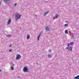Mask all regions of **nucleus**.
Returning a JSON list of instances; mask_svg holds the SVG:
<instances>
[{
  "label": "nucleus",
  "instance_id": "f257e3e1",
  "mask_svg": "<svg viewBox=\"0 0 79 79\" xmlns=\"http://www.w3.org/2000/svg\"><path fill=\"white\" fill-rule=\"evenodd\" d=\"M15 19L16 20H18V19H20L21 18V15L19 14L18 13H15Z\"/></svg>",
  "mask_w": 79,
  "mask_h": 79
},
{
  "label": "nucleus",
  "instance_id": "f03ea898",
  "mask_svg": "<svg viewBox=\"0 0 79 79\" xmlns=\"http://www.w3.org/2000/svg\"><path fill=\"white\" fill-rule=\"evenodd\" d=\"M21 58V56L20 54H18L16 55V59L17 60H18Z\"/></svg>",
  "mask_w": 79,
  "mask_h": 79
},
{
  "label": "nucleus",
  "instance_id": "7ed1b4c3",
  "mask_svg": "<svg viewBox=\"0 0 79 79\" xmlns=\"http://www.w3.org/2000/svg\"><path fill=\"white\" fill-rule=\"evenodd\" d=\"M73 46H70L69 47V48L67 47L66 48V49H67V50H69V51L72 52L73 50Z\"/></svg>",
  "mask_w": 79,
  "mask_h": 79
},
{
  "label": "nucleus",
  "instance_id": "20e7f679",
  "mask_svg": "<svg viewBox=\"0 0 79 79\" xmlns=\"http://www.w3.org/2000/svg\"><path fill=\"white\" fill-rule=\"evenodd\" d=\"M23 71L24 72H27L28 70H27V67H24L23 69Z\"/></svg>",
  "mask_w": 79,
  "mask_h": 79
},
{
  "label": "nucleus",
  "instance_id": "39448f33",
  "mask_svg": "<svg viewBox=\"0 0 79 79\" xmlns=\"http://www.w3.org/2000/svg\"><path fill=\"white\" fill-rule=\"evenodd\" d=\"M50 29V28L49 27V26H47L46 27L45 29V30L46 31H49V29Z\"/></svg>",
  "mask_w": 79,
  "mask_h": 79
},
{
  "label": "nucleus",
  "instance_id": "423d86ee",
  "mask_svg": "<svg viewBox=\"0 0 79 79\" xmlns=\"http://www.w3.org/2000/svg\"><path fill=\"white\" fill-rule=\"evenodd\" d=\"M11 23V19H9L7 22V24L9 25Z\"/></svg>",
  "mask_w": 79,
  "mask_h": 79
},
{
  "label": "nucleus",
  "instance_id": "0eeeda50",
  "mask_svg": "<svg viewBox=\"0 0 79 79\" xmlns=\"http://www.w3.org/2000/svg\"><path fill=\"white\" fill-rule=\"evenodd\" d=\"M29 38H30V35H29V34H28L27 36V39H29Z\"/></svg>",
  "mask_w": 79,
  "mask_h": 79
},
{
  "label": "nucleus",
  "instance_id": "6e6552de",
  "mask_svg": "<svg viewBox=\"0 0 79 79\" xmlns=\"http://www.w3.org/2000/svg\"><path fill=\"white\" fill-rule=\"evenodd\" d=\"M74 79H79V75L76 77H74Z\"/></svg>",
  "mask_w": 79,
  "mask_h": 79
},
{
  "label": "nucleus",
  "instance_id": "1a4fd4ad",
  "mask_svg": "<svg viewBox=\"0 0 79 79\" xmlns=\"http://www.w3.org/2000/svg\"><path fill=\"white\" fill-rule=\"evenodd\" d=\"M41 34H42L41 33H40V34L38 35V37L37 39H38V40H39V37H40V36L41 35Z\"/></svg>",
  "mask_w": 79,
  "mask_h": 79
},
{
  "label": "nucleus",
  "instance_id": "9d476101",
  "mask_svg": "<svg viewBox=\"0 0 79 79\" xmlns=\"http://www.w3.org/2000/svg\"><path fill=\"white\" fill-rule=\"evenodd\" d=\"M58 14H56L55 15V18H58Z\"/></svg>",
  "mask_w": 79,
  "mask_h": 79
},
{
  "label": "nucleus",
  "instance_id": "9b49d317",
  "mask_svg": "<svg viewBox=\"0 0 79 79\" xmlns=\"http://www.w3.org/2000/svg\"><path fill=\"white\" fill-rule=\"evenodd\" d=\"M48 58H51V57H52V55L51 54H49V55H48Z\"/></svg>",
  "mask_w": 79,
  "mask_h": 79
},
{
  "label": "nucleus",
  "instance_id": "f8f14e48",
  "mask_svg": "<svg viewBox=\"0 0 79 79\" xmlns=\"http://www.w3.org/2000/svg\"><path fill=\"white\" fill-rule=\"evenodd\" d=\"M48 11L47 12L44 13V16H45L46 15H47V14H48Z\"/></svg>",
  "mask_w": 79,
  "mask_h": 79
},
{
  "label": "nucleus",
  "instance_id": "ddd939ff",
  "mask_svg": "<svg viewBox=\"0 0 79 79\" xmlns=\"http://www.w3.org/2000/svg\"><path fill=\"white\" fill-rule=\"evenodd\" d=\"M11 70H14V68H13V66H11Z\"/></svg>",
  "mask_w": 79,
  "mask_h": 79
},
{
  "label": "nucleus",
  "instance_id": "4468645a",
  "mask_svg": "<svg viewBox=\"0 0 79 79\" xmlns=\"http://www.w3.org/2000/svg\"><path fill=\"white\" fill-rule=\"evenodd\" d=\"M7 37H11V35H7Z\"/></svg>",
  "mask_w": 79,
  "mask_h": 79
},
{
  "label": "nucleus",
  "instance_id": "2eb2a0df",
  "mask_svg": "<svg viewBox=\"0 0 79 79\" xmlns=\"http://www.w3.org/2000/svg\"><path fill=\"white\" fill-rule=\"evenodd\" d=\"M4 2H8V1H10V0H4Z\"/></svg>",
  "mask_w": 79,
  "mask_h": 79
},
{
  "label": "nucleus",
  "instance_id": "dca6fc26",
  "mask_svg": "<svg viewBox=\"0 0 79 79\" xmlns=\"http://www.w3.org/2000/svg\"><path fill=\"white\" fill-rule=\"evenodd\" d=\"M65 34H68V31L67 30H66L65 31Z\"/></svg>",
  "mask_w": 79,
  "mask_h": 79
},
{
  "label": "nucleus",
  "instance_id": "f3484780",
  "mask_svg": "<svg viewBox=\"0 0 79 79\" xmlns=\"http://www.w3.org/2000/svg\"><path fill=\"white\" fill-rule=\"evenodd\" d=\"M73 42H71L70 44V45H73Z\"/></svg>",
  "mask_w": 79,
  "mask_h": 79
},
{
  "label": "nucleus",
  "instance_id": "a211bd4d",
  "mask_svg": "<svg viewBox=\"0 0 79 79\" xmlns=\"http://www.w3.org/2000/svg\"><path fill=\"white\" fill-rule=\"evenodd\" d=\"M71 37L72 38H73V37H74V35L73 34H71Z\"/></svg>",
  "mask_w": 79,
  "mask_h": 79
},
{
  "label": "nucleus",
  "instance_id": "6ab92c4d",
  "mask_svg": "<svg viewBox=\"0 0 79 79\" xmlns=\"http://www.w3.org/2000/svg\"><path fill=\"white\" fill-rule=\"evenodd\" d=\"M64 26H65V27H66L67 26H68V24H64Z\"/></svg>",
  "mask_w": 79,
  "mask_h": 79
},
{
  "label": "nucleus",
  "instance_id": "aec40b11",
  "mask_svg": "<svg viewBox=\"0 0 79 79\" xmlns=\"http://www.w3.org/2000/svg\"><path fill=\"white\" fill-rule=\"evenodd\" d=\"M13 49H11L10 50H9V52H12V50Z\"/></svg>",
  "mask_w": 79,
  "mask_h": 79
},
{
  "label": "nucleus",
  "instance_id": "412c9836",
  "mask_svg": "<svg viewBox=\"0 0 79 79\" xmlns=\"http://www.w3.org/2000/svg\"><path fill=\"white\" fill-rule=\"evenodd\" d=\"M69 45H70V44H67V47H69Z\"/></svg>",
  "mask_w": 79,
  "mask_h": 79
},
{
  "label": "nucleus",
  "instance_id": "4be33fe9",
  "mask_svg": "<svg viewBox=\"0 0 79 79\" xmlns=\"http://www.w3.org/2000/svg\"><path fill=\"white\" fill-rule=\"evenodd\" d=\"M11 47V44H10L9 46V47Z\"/></svg>",
  "mask_w": 79,
  "mask_h": 79
},
{
  "label": "nucleus",
  "instance_id": "5701e85b",
  "mask_svg": "<svg viewBox=\"0 0 79 79\" xmlns=\"http://www.w3.org/2000/svg\"><path fill=\"white\" fill-rule=\"evenodd\" d=\"M17 5V4L16 3H15V6H16V5Z\"/></svg>",
  "mask_w": 79,
  "mask_h": 79
},
{
  "label": "nucleus",
  "instance_id": "b1692460",
  "mask_svg": "<svg viewBox=\"0 0 79 79\" xmlns=\"http://www.w3.org/2000/svg\"><path fill=\"white\" fill-rule=\"evenodd\" d=\"M11 66H13H13H15V64H13Z\"/></svg>",
  "mask_w": 79,
  "mask_h": 79
},
{
  "label": "nucleus",
  "instance_id": "393cba45",
  "mask_svg": "<svg viewBox=\"0 0 79 79\" xmlns=\"http://www.w3.org/2000/svg\"><path fill=\"white\" fill-rule=\"evenodd\" d=\"M49 52H51V50H49Z\"/></svg>",
  "mask_w": 79,
  "mask_h": 79
},
{
  "label": "nucleus",
  "instance_id": "a878e982",
  "mask_svg": "<svg viewBox=\"0 0 79 79\" xmlns=\"http://www.w3.org/2000/svg\"><path fill=\"white\" fill-rule=\"evenodd\" d=\"M2 71V70H0V72H1Z\"/></svg>",
  "mask_w": 79,
  "mask_h": 79
},
{
  "label": "nucleus",
  "instance_id": "bb28decb",
  "mask_svg": "<svg viewBox=\"0 0 79 79\" xmlns=\"http://www.w3.org/2000/svg\"><path fill=\"white\" fill-rule=\"evenodd\" d=\"M0 5H1V3H0Z\"/></svg>",
  "mask_w": 79,
  "mask_h": 79
}]
</instances>
